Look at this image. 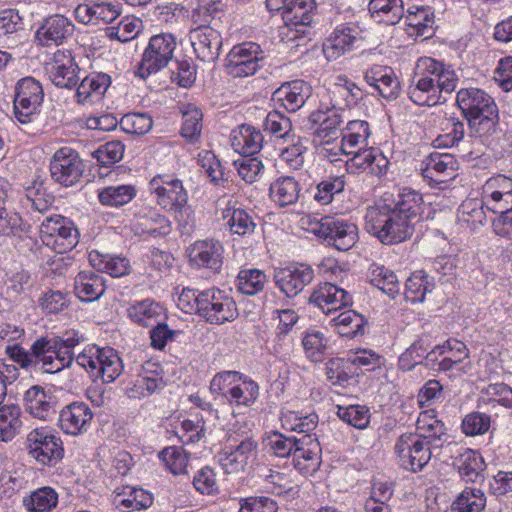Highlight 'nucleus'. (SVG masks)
<instances>
[{
  "label": "nucleus",
  "mask_w": 512,
  "mask_h": 512,
  "mask_svg": "<svg viewBox=\"0 0 512 512\" xmlns=\"http://www.w3.org/2000/svg\"><path fill=\"white\" fill-rule=\"evenodd\" d=\"M422 196L409 188L403 189L392 203H378L369 207L365 215L368 233L386 245L405 241L414 233L419 219Z\"/></svg>",
  "instance_id": "obj_1"
},
{
  "label": "nucleus",
  "mask_w": 512,
  "mask_h": 512,
  "mask_svg": "<svg viewBox=\"0 0 512 512\" xmlns=\"http://www.w3.org/2000/svg\"><path fill=\"white\" fill-rule=\"evenodd\" d=\"M456 102L468 121L472 136L484 137L495 132L498 108L494 99L479 88H463L457 92Z\"/></svg>",
  "instance_id": "obj_2"
},
{
  "label": "nucleus",
  "mask_w": 512,
  "mask_h": 512,
  "mask_svg": "<svg viewBox=\"0 0 512 512\" xmlns=\"http://www.w3.org/2000/svg\"><path fill=\"white\" fill-rule=\"evenodd\" d=\"M300 222L303 229L323 239L339 251L351 249L358 240L357 226L339 217L325 216L317 219L307 216Z\"/></svg>",
  "instance_id": "obj_3"
},
{
  "label": "nucleus",
  "mask_w": 512,
  "mask_h": 512,
  "mask_svg": "<svg viewBox=\"0 0 512 512\" xmlns=\"http://www.w3.org/2000/svg\"><path fill=\"white\" fill-rule=\"evenodd\" d=\"M76 362L94 380L100 379L103 383L114 382L123 372L122 360L111 347L88 345L77 355Z\"/></svg>",
  "instance_id": "obj_4"
},
{
  "label": "nucleus",
  "mask_w": 512,
  "mask_h": 512,
  "mask_svg": "<svg viewBox=\"0 0 512 512\" xmlns=\"http://www.w3.org/2000/svg\"><path fill=\"white\" fill-rule=\"evenodd\" d=\"M42 242L56 253L71 251L79 242V231L74 222L60 214L46 217L39 228Z\"/></svg>",
  "instance_id": "obj_5"
},
{
  "label": "nucleus",
  "mask_w": 512,
  "mask_h": 512,
  "mask_svg": "<svg viewBox=\"0 0 512 512\" xmlns=\"http://www.w3.org/2000/svg\"><path fill=\"white\" fill-rule=\"evenodd\" d=\"M149 191L155 196L158 205L177 213L176 218L181 222L184 213L188 211V193L181 180L168 174L154 176L149 182Z\"/></svg>",
  "instance_id": "obj_6"
},
{
  "label": "nucleus",
  "mask_w": 512,
  "mask_h": 512,
  "mask_svg": "<svg viewBox=\"0 0 512 512\" xmlns=\"http://www.w3.org/2000/svg\"><path fill=\"white\" fill-rule=\"evenodd\" d=\"M176 45V39L170 33L152 36L144 50L135 75L146 79L151 74L165 68L173 58Z\"/></svg>",
  "instance_id": "obj_7"
},
{
  "label": "nucleus",
  "mask_w": 512,
  "mask_h": 512,
  "mask_svg": "<svg viewBox=\"0 0 512 512\" xmlns=\"http://www.w3.org/2000/svg\"><path fill=\"white\" fill-rule=\"evenodd\" d=\"M199 297L198 315L210 324L222 325L237 318V305L224 291L210 288L204 290Z\"/></svg>",
  "instance_id": "obj_8"
},
{
  "label": "nucleus",
  "mask_w": 512,
  "mask_h": 512,
  "mask_svg": "<svg viewBox=\"0 0 512 512\" xmlns=\"http://www.w3.org/2000/svg\"><path fill=\"white\" fill-rule=\"evenodd\" d=\"M44 100V91L41 83L33 77L27 76L15 85L14 116L22 124L30 123L39 113Z\"/></svg>",
  "instance_id": "obj_9"
},
{
  "label": "nucleus",
  "mask_w": 512,
  "mask_h": 512,
  "mask_svg": "<svg viewBox=\"0 0 512 512\" xmlns=\"http://www.w3.org/2000/svg\"><path fill=\"white\" fill-rule=\"evenodd\" d=\"M432 449L436 447H432L427 440L413 433L402 434L395 444L400 466L413 473L422 471L428 464Z\"/></svg>",
  "instance_id": "obj_10"
},
{
  "label": "nucleus",
  "mask_w": 512,
  "mask_h": 512,
  "mask_svg": "<svg viewBox=\"0 0 512 512\" xmlns=\"http://www.w3.org/2000/svg\"><path fill=\"white\" fill-rule=\"evenodd\" d=\"M85 165L77 151L70 147L58 149L50 162L51 178L64 187L76 185L82 178Z\"/></svg>",
  "instance_id": "obj_11"
},
{
  "label": "nucleus",
  "mask_w": 512,
  "mask_h": 512,
  "mask_svg": "<svg viewBox=\"0 0 512 512\" xmlns=\"http://www.w3.org/2000/svg\"><path fill=\"white\" fill-rule=\"evenodd\" d=\"M263 51L255 42H244L234 46L226 58V69L232 77H248L259 69L264 59Z\"/></svg>",
  "instance_id": "obj_12"
},
{
  "label": "nucleus",
  "mask_w": 512,
  "mask_h": 512,
  "mask_svg": "<svg viewBox=\"0 0 512 512\" xmlns=\"http://www.w3.org/2000/svg\"><path fill=\"white\" fill-rule=\"evenodd\" d=\"M27 449L39 463L48 466L56 465L64 456L61 439L43 429H34L28 434Z\"/></svg>",
  "instance_id": "obj_13"
},
{
  "label": "nucleus",
  "mask_w": 512,
  "mask_h": 512,
  "mask_svg": "<svg viewBox=\"0 0 512 512\" xmlns=\"http://www.w3.org/2000/svg\"><path fill=\"white\" fill-rule=\"evenodd\" d=\"M34 351L36 356L40 357L39 370L50 374L69 368L76 359L74 352L48 337L38 338L34 342Z\"/></svg>",
  "instance_id": "obj_14"
},
{
  "label": "nucleus",
  "mask_w": 512,
  "mask_h": 512,
  "mask_svg": "<svg viewBox=\"0 0 512 512\" xmlns=\"http://www.w3.org/2000/svg\"><path fill=\"white\" fill-rule=\"evenodd\" d=\"M314 270L304 263H293L274 271L276 287L288 298H294L314 279Z\"/></svg>",
  "instance_id": "obj_15"
},
{
  "label": "nucleus",
  "mask_w": 512,
  "mask_h": 512,
  "mask_svg": "<svg viewBox=\"0 0 512 512\" xmlns=\"http://www.w3.org/2000/svg\"><path fill=\"white\" fill-rule=\"evenodd\" d=\"M415 73L422 78L431 79L432 84L442 93H452L458 83V77L453 69L431 57L419 58Z\"/></svg>",
  "instance_id": "obj_16"
},
{
  "label": "nucleus",
  "mask_w": 512,
  "mask_h": 512,
  "mask_svg": "<svg viewBox=\"0 0 512 512\" xmlns=\"http://www.w3.org/2000/svg\"><path fill=\"white\" fill-rule=\"evenodd\" d=\"M223 253V245L214 239L198 240L188 248L191 264L214 273H219L222 268Z\"/></svg>",
  "instance_id": "obj_17"
},
{
  "label": "nucleus",
  "mask_w": 512,
  "mask_h": 512,
  "mask_svg": "<svg viewBox=\"0 0 512 512\" xmlns=\"http://www.w3.org/2000/svg\"><path fill=\"white\" fill-rule=\"evenodd\" d=\"M344 112L345 108L340 107L339 101L331 103V106L321 103L317 110L309 115L308 119L312 124L319 126L316 131L317 135L323 140L327 139V142H329L337 136L338 131H341L340 127L344 121Z\"/></svg>",
  "instance_id": "obj_18"
},
{
  "label": "nucleus",
  "mask_w": 512,
  "mask_h": 512,
  "mask_svg": "<svg viewBox=\"0 0 512 512\" xmlns=\"http://www.w3.org/2000/svg\"><path fill=\"white\" fill-rule=\"evenodd\" d=\"M189 39L199 60L212 63L218 59L222 47V37L216 29L191 27Z\"/></svg>",
  "instance_id": "obj_19"
},
{
  "label": "nucleus",
  "mask_w": 512,
  "mask_h": 512,
  "mask_svg": "<svg viewBox=\"0 0 512 512\" xmlns=\"http://www.w3.org/2000/svg\"><path fill=\"white\" fill-rule=\"evenodd\" d=\"M309 301L319 307L325 314L352 305V297L349 292L330 282L322 283L314 289Z\"/></svg>",
  "instance_id": "obj_20"
},
{
  "label": "nucleus",
  "mask_w": 512,
  "mask_h": 512,
  "mask_svg": "<svg viewBox=\"0 0 512 512\" xmlns=\"http://www.w3.org/2000/svg\"><path fill=\"white\" fill-rule=\"evenodd\" d=\"M258 443L251 438L243 440L235 448L227 447L218 453V461L227 474L245 470L251 459L256 455Z\"/></svg>",
  "instance_id": "obj_21"
},
{
  "label": "nucleus",
  "mask_w": 512,
  "mask_h": 512,
  "mask_svg": "<svg viewBox=\"0 0 512 512\" xmlns=\"http://www.w3.org/2000/svg\"><path fill=\"white\" fill-rule=\"evenodd\" d=\"M73 23L63 15L55 14L44 19L35 38L41 46L61 45L73 34Z\"/></svg>",
  "instance_id": "obj_22"
},
{
  "label": "nucleus",
  "mask_w": 512,
  "mask_h": 512,
  "mask_svg": "<svg viewBox=\"0 0 512 512\" xmlns=\"http://www.w3.org/2000/svg\"><path fill=\"white\" fill-rule=\"evenodd\" d=\"M93 418V413L84 402H73L59 413V426L63 432L79 435L86 432Z\"/></svg>",
  "instance_id": "obj_23"
},
{
  "label": "nucleus",
  "mask_w": 512,
  "mask_h": 512,
  "mask_svg": "<svg viewBox=\"0 0 512 512\" xmlns=\"http://www.w3.org/2000/svg\"><path fill=\"white\" fill-rule=\"evenodd\" d=\"M79 67L69 51H57L49 68L52 82L61 88H72L78 83Z\"/></svg>",
  "instance_id": "obj_24"
},
{
  "label": "nucleus",
  "mask_w": 512,
  "mask_h": 512,
  "mask_svg": "<svg viewBox=\"0 0 512 512\" xmlns=\"http://www.w3.org/2000/svg\"><path fill=\"white\" fill-rule=\"evenodd\" d=\"M422 165L423 177L436 183H443L452 179L457 170V161L448 153H431Z\"/></svg>",
  "instance_id": "obj_25"
},
{
  "label": "nucleus",
  "mask_w": 512,
  "mask_h": 512,
  "mask_svg": "<svg viewBox=\"0 0 512 512\" xmlns=\"http://www.w3.org/2000/svg\"><path fill=\"white\" fill-rule=\"evenodd\" d=\"M311 95V86L303 80L284 83L273 94V100L279 102L287 111L296 112Z\"/></svg>",
  "instance_id": "obj_26"
},
{
  "label": "nucleus",
  "mask_w": 512,
  "mask_h": 512,
  "mask_svg": "<svg viewBox=\"0 0 512 512\" xmlns=\"http://www.w3.org/2000/svg\"><path fill=\"white\" fill-rule=\"evenodd\" d=\"M24 404L33 417L41 420H46L56 413L55 397L38 385L25 392Z\"/></svg>",
  "instance_id": "obj_27"
},
{
  "label": "nucleus",
  "mask_w": 512,
  "mask_h": 512,
  "mask_svg": "<svg viewBox=\"0 0 512 512\" xmlns=\"http://www.w3.org/2000/svg\"><path fill=\"white\" fill-rule=\"evenodd\" d=\"M417 430L421 434L417 436L427 440L432 447L441 448L447 440V428L445 424L438 419L434 409L422 411L416 421Z\"/></svg>",
  "instance_id": "obj_28"
},
{
  "label": "nucleus",
  "mask_w": 512,
  "mask_h": 512,
  "mask_svg": "<svg viewBox=\"0 0 512 512\" xmlns=\"http://www.w3.org/2000/svg\"><path fill=\"white\" fill-rule=\"evenodd\" d=\"M230 141L235 152L242 156H251L261 150L264 137L262 133L253 126L242 124L232 130Z\"/></svg>",
  "instance_id": "obj_29"
},
{
  "label": "nucleus",
  "mask_w": 512,
  "mask_h": 512,
  "mask_svg": "<svg viewBox=\"0 0 512 512\" xmlns=\"http://www.w3.org/2000/svg\"><path fill=\"white\" fill-rule=\"evenodd\" d=\"M454 465L457 467L461 478L467 483H476L484 479L483 472L486 464L477 451L462 448L455 458Z\"/></svg>",
  "instance_id": "obj_30"
},
{
  "label": "nucleus",
  "mask_w": 512,
  "mask_h": 512,
  "mask_svg": "<svg viewBox=\"0 0 512 512\" xmlns=\"http://www.w3.org/2000/svg\"><path fill=\"white\" fill-rule=\"evenodd\" d=\"M221 216L225 220V226L233 235L250 236L257 228V224L250 213L236 207L231 201L222 209Z\"/></svg>",
  "instance_id": "obj_31"
},
{
  "label": "nucleus",
  "mask_w": 512,
  "mask_h": 512,
  "mask_svg": "<svg viewBox=\"0 0 512 512\" xmlns=\"http://www.w3.org/2000/svg\"><path fill=\"white\" fill-rule=\"evenodd\" d=\"M111 84V78L105 73H91L78 85L77 101L83 105L99 101Z\"/></svg>",
  "instance_id": "obj_32"
},
{
  "label": "nucleus",
  "mask_w": 512,
  "mask_h": 512,
  "mask_svg": "<svg viewBox=\"0 0 512 512\" xmlns=\"http://www.w3.org/2000/svg\"><path fill=\"white\" fill-rule=\"evenodd\" d=\"M366 82L374 87L386 99H394L399 92V81L389 67L376 66L365 74Z\"/></svg>",
  "instance_id": "obj_33"
},
{
  "label": "nucleus",
  "mask_w": 512,
  "mask_h": 512,
  "mask_svg": "<svg viewBox=\"0 0 512 512\" xmlns=\"http://www.w3.org/2000/svg\"><path fill=\"white\" fill-rule=\"evenodd\" d=\"M106 286L103 277L92 271H81L75 277V295L82 302L98 300L105 292Z\"/></svg>",
  "instance_id": "obj_34"
},
{
  "label": "nucleus",
  "mask_w": 512,
  "mask_h": 512,
  "mask_svg": "<svg viewBox=\"0 0 512 512\" xmlns=\"http://www.w3.org/2000/svg\"><path fill=\"white\" fill-rule=\"evenodd\" d=\"M356 28L339 25L323 45V52L328 60H335L349 51L356 39Z\"/></svg>",
  "instance_id": "obj_35"
},
{
  "label": "nucleus",
  "mask_w": 512,
  "mask_h": 512,
  "mask_svg": "<svg viewBox=\"0 0 512 512\" xmlns=\"http://www.w3.org/2000/svg\"><path fill=\"white\" fill-rule=\"evenodd\" d=\"M368 12L377 23L395 25L404 17L403 0H369Z\"/></svg>",
  "instance_id": "obj_36"
},
{
  "label": "nucleus",
  "mask_w": 512,
  "mask_h": 512,
  "mask_svg": "<svg viewBox=\"0 0 512 512\" xmlns=\"http://www.w3.org/2000/svg\"><path fill=\"white\" fill-rule=\"evenodd\" d=\"M128 316L132 321L144 327H152L166 318L165 308L151 299L131 305L128 309Z\"/></svg>",
  "instance_id": "obj_37"
},
{
  "label": "nucleus",
  "mask_w": 512,
  "mask_h": 512,
  "mask_svg": "<svg viewBox=\"0 0 512 512\" xmlns=\"http://www.w3.org/2000/svg\"><path fill=\"white\" fill-rule=\"evenodd\" d=\"M315 9V0H291L287 10L282 13L283 20L288 27L304 33L299 27H306L312 23Z\"/></svg>",
  "instance_id": "obj_38"
},
{
  "label": "nucleus",
  "mask_w": 512,
  "mask_h": 512,
  "mask_svg": "<svg viewBox=\"0 0 512 512\" xmlns=\"http://www.w3.org/2000/svg\"><path fill=\"white\" fill-rule=\"evenodd\" d=\"M350 155L352 157L347 160L346 166L347 170L352 173L367 169L373 174L381 173L382 167L387 164L385 157L373 148L360 147Z\"/></svg>",
  "instance_id": "obj_39"
},
{
  "label": "nucleus",
  "mask_w": 512,
  "mask_h": 512,
  "mask_svg": "<svg viewBox=\"0 0 512 512\" xmlns=\"http://www.w3.org/2000/svg\"><path fill=\"white\" fill-rule=\"evenodd\" d=\"M412 102L419 106H435L441 103L442 92L432 84L431 79L422 78L416 73L407 91Z\"/></svg>",
  "instance_id": "obj_40"
},
{
  "label": "nucleus",
  "mask_w": 512,
  "mask_h": 512,
  "mask_svg": "<svg viewBox=\"0 0 512 512\" xmlns=\"http://www.w3.org/2000/svg\"><path fill=\"white\" fill-rule=\"evenodd\" d=\"M320 443L312 435H303L299 438V445L294 453V465L296 468L315 470L319 464Z\"/></svg>",
  "instance_id": "obj_41"
},
{
  "label": "nucleus",
  "mask_w": 512,
  "mask_h": 512,
  "mask_svg": "<svg viewBox=\"0 0 512 512\" xmlns=\"http://www.w3.org/2000/svg\"><path fill=\"white\" fill-rule=\"evenodd\" d=\"M300 190V184L294 177H280L271 184L270 197L279 207H286L297 202Z\"/></svg>",
  "instance_id": "obj_42"
},
{
  "label": "nucleus",
  "mask_w": 512,
  "mask_h": 512,
  "mask_svg": "<svg viewBox=\"0 0 512 512\" xmlns=\"http://www.w3.org/2000/svg\"><path fill=\"white\" fill-rule=\"evenodd\" d=\"M135 232L139 235L151 237L165 236L170 232V221L156 211H149L139 216L135 224Z\"/></svg>",
  "instance_id": "obj_43"
},
{
  "label": "nucleus",
  "mask_w": 512,
  "mask_h": 512,
  "mask_svg": "<svg viewBox=\"0 0 512 512\" xmlns=\"http://www.w3.org/2000/svg\"><path fill=\"white\" fill-rule=\"evenodd\" d=\"M21 426V408L18 405L0 407V441H11L20 433Z\"/></svg>",
  "instance_id": "obj_44"
},
{
  "label": "nucleus",
  "mask_w": 512,
  "mask_h": 512,
  "mask_svg": "<svg viewBox=\"0 0 512 512\" xmlns=\"http://www.w3.org/2000/svg\"><path fill=\"white\" fill-rule=\"evenodd\" d=\"M486 506L485 493L478 488L467 487L453 501V512H482Z\"/></svg>",
  "instance_id": "obj_45"
},
{
  "label": "nucleus",
  "mask_w": 512,
  "mask_h": 512,
  "mask_svg": "<svg viewBox=\"0 0 512 512\" xmlns=\"http://www.w3.org/2000/svg\"><path fill=\"white\" fill-rule=\"evenodd\" d=\"M90 262L98 270H101L112 277L126 275L130 269L129 260L125 257L113 256L110 254L90 253Z\"/></svg>",
  "instance_id": "obj_46"
},
{
  "label": "nucleus",
  "mask_w": 512,
  "mask_h": 512,
  "mask_svg": "<svg viewBox=\"0 0 512 512\" xmlns=\"http://www.w3.org/2000/svg\"><path fill=\"white\" fill-rule=\"evenodd\" d=\"M333 321L338 329V333L349 338L363 335L367 324V320L363 315L350 309L341 312L337 317L333 318Z\"/></svg>",
  "instance_id": "obj_47"
},
{
  "label": "nucleus",
  "mask_w": 512,
  "mask_h": 512,
  "mask_svg": "<svg viewBox=\"0 0 512 512\" xmlns=\"http://www.w3.org/2000/svg\"><path fill=\"white\" fill-rule=\"evenodd\" d=\"M23 504L29 512H50L58 504V494L49 486L41 487L25 497Z\"/></svg>",
  "instance_id": "obj_48"
},
{
  "label": "nucleus",
  "mask_w": 512,
  "mask_h": 512,
  "mask_svg": "<svg viewBox=\"0 0 512 512\" xmlns=\"http://www.w3.org/2000/svg\"><path fill=\"white\" fill-rule=\"evenodd\" d=\"M370 282L390 298H395L401 289L400 282L395 273L384 266H372Z\"/></svg>",
  "instance_id": "obj_49"
},
{
  "label": "nucleus",
  "mask_w": 512,
  "mask_h": 512,
  "mask_svg": "<svg viewBox=\"0 0 512 512\" xmlns=\"http://www.w3.org/2000/svg\"><path fill=\"white\" fill-rule=\"evenodd\" d=\"M152 366L155 365L148 363L143 367V373L138 376L134 387L131 389L133 396H136V394L142 397L150 396L164 387L165 383L162 376L149 369Z\"/></svg>",
  "instance_id": "obj_50"
},
{
  "label": "nucleus",
  "mask_w": 512,
  "mask_h": 512,
  "mask_svg": "<svg viewBox=\"0 0 512 512\" xmlns=\"http://www.w3.org/2000/svg\"><path fill=\"white\" fill-rule=\"evenodd\" d=\"M242 384H235L228 390V398H226L231 404L250 406L253 404L259 396L258 384L247 379L243 375Z\"/></svg>",
  "instance_id": "obj_51"
},
{
  "label": "nucleus",
  "mask_w": 512,
  "mask_h": 512,
  "mask_svg": "<svg viewBox=\"0 0 512 512\" xmlns=\"http://www.w3.org/2000/svg\"><path fill=\"white\" fill-rule=\"evenodd\" d=\"M135 195L132 185L108 186L98 192V199L102 205L119 207L129 203Z\"/></svg>",
  "instance_id": "obj_52"
},
{
  "label": "nucleus",
  "mask_w": 512,
  "mask_h": 512,
  "mask_svg": "<svg viewBox=\"0 0 512 512\" xmlns=\"http://www.w3.org/2000/svg\"><path fill=\"white\" fill-rule=\"evenodd\" d=\"M126 495V498H121V494H118L115 499L116 507L124 510H141L150 507L153 503V497L150 493L140 488L127 487L122 492Z\"/></svg>",
  "instance_id": "obj_53"
},
{
  "label": "nucleus",
  "mask_w": 512,
  "mask_h": 512,
  "mask_svg": "<svg viewBox=\"0 0 512 512\" xmlns=\"http://www.w3.org/2000/svg\"><path fill=\"white\" fill-rule=\"evenodd\" d=\"M428 278L424 271H416L407 279L404 291L407 301L418 303L424 300L426 293L434 287Z\"/></svg>",
  "instance_id": "obj_54"
},
{
  "label": "nucleus",
  "mask_w": 512,
  "mask_h": 512,
  "mask_svg": "<svg viewBox=\"0 0 512 512\" xmlns=\"http://www.w3.org/2000/svg\"><path fill=\"white\" fill-rule=\"evenodd\" d=\"M484 205L483 200L481 202L477 200L464 201L458 212L459 222L470 227L472 230L482 226L487 221Z\"/></svg>",
  "instance_id": "obj_55"
},
{
  "label": "nucleus",
  "mask_w": 512,
  "mask_h": 512,
  "mask_svg": "<svg viewBox=\"0 0 512 512\" xmlns=\"http://www.w3.org/2000/svg\"><path fill=\"white\" fill-rule=\"evenodd\" d=\"M25 198L31 208L41 214L46 213L53 205L55 197L48 192L42 182H34L26 188Z\"/></svg>",
  "instance_id": "obj_56"
},
{
  "label": "nucleus",
  "mask_w": 512,
  "mask_h": 512,
  "mask_svg": "<svg viewBox=\"0 0 512 512\" xmlns=\"http://www.w3.org/2000/svg\"><path fill=\"white\" fill-rule=\"evenodd\" d=\"M265 273L259 269L241 270L237 277V288L242 294L255 295L264 289Z\"/></svg>",
  "instance_id": "obj_57"
},
{
  "label": "nucleus",
  "mask_w": 512,
  "mask_h": 512,
  "mask_svg": "<svg viewBox=\"0 0 512 512\" xmlns=\"http://www.w3.org/2000/svg\"><path fill=\"white\" fill-rule=\"evenodd\" d=\"M306 357L312 362L324 360L327 351V339L319 331L307 332L302 338Z\"/></svg>",
  "instance_id": "obj_58"
},
{
  "label": "nucleus",
  "mask_w": 512,
  "mask_h": 512,
  "mask_svg": "<svg viewBox=\"0 0 512 512\" xmlns=\"http://www.w3.org/2000/svg\"><path fill=\"white\" fill-rule=\"evenodd\" d=\"M345 184L344 176L329 177L322 180L317 184L313 198L320 205H328L333 201L335 195L344 190Z\"/></svg>",
  "instance_id": "obj_59"
},
{
  "label": "nucleus",
  "mask_w": 512,
  "mask_h": 512,
  "mask_svg": "<svg viewBox=\"0 0 512 512\" xmlns=\"http://www.w3.org/2000/svg\"><path fill=\"white\" fill-rule=\"evenodd\" d=\"M264 131L269 132L276 138H290L292 131L291 120L279 111L269 112L263 122Z\"/></svg>",
  "instance_id": "obj_60"
},
{
  "label": "nucleus",
  "mask_w": 512,
  "mask_h": 512,
  "mask_svg": "<svg viewBox=\"0 0 512 512\" xmlns=\"http://www.w3.org/2000/svg\"><path fill=\"white\" fill-rule=\"evenodd\" d=\"M338 417L357 429H364L370 423V411L363 405L338 406Z\"/></svg>",
  "instance_id": "obj_61"
},
{
  "label": "nucleus",
  "mask_w": 512,
  "mask_h": 512,
  "mask_svg": "<svg viewBox=\"0 0 512 512\" xmlns=\"http://www.w3.org/2000/svg\"><path fill=\"white\" fill-rule=\"evenodd\" d=\"M405 17L407 25L414 27L420 35H424L434 24V14L430 7L412 6L408 8Z\"/></svg>",
  "instance_id": "obj_62"
},
{
  "label": "nucleus",
  "mask_w": 512,
  "mask_h": 512,
  "mask_svg": "<svg viewBox=\"0 0 512 512\" xmlns=\"http://www.w3.org/2000/svg\"><path fill=\"white\" fill-rule=\"evenodd\" d=\"M353 374L349 359L332 358L326 363V377L333 385H344Z\"/></svg>",
  "instance_id": "obj_63"
},
{
  "label": "nucleus",
  "mask_w": 512,
  "mask_h": 512,
  "mask_svg": "<svg viewBox=\"0 0 512 512\" xmlns=\"http://www.w3.org/2000/svg\"><path fill=\"white\" fill-rule=\"evenodd\" d=\"M119 124L126 133L144 135L151 130L153 121L146 113H128L121 118Z\"/></svg>",
  "instance_id": "obj_64"
}]
</instances>
